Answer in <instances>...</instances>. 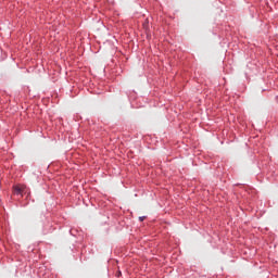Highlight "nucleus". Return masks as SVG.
<instances>
[{"mask_svg":"<svg viewBox=\"0 0 278 278\" xmlns=\"http://www.w3.org/2000/svg\"><path fill=\"white\" fill-rule=\"evenodd\" d=\"M27 190V187L25 185H15L13 186V194H20L23 197V193Z\"/></svg>","mask_w":278,"mask_h":278,"instance_id":"nucleus-1","label":"nucleus"},{"mask_svg":"<svg viewBox=\"0 0 278 278\" xmlns=\"http://www.w3.org/2000/svg\"><path fill=\"white\" fill-rule=\"evenodd\" d=\"M140 220H144V217H139Z\"/></svg>","mask_w":278,"mask_h":278,"instance_id":"nucleus-2","label":"nucleus"}]
</instances>
